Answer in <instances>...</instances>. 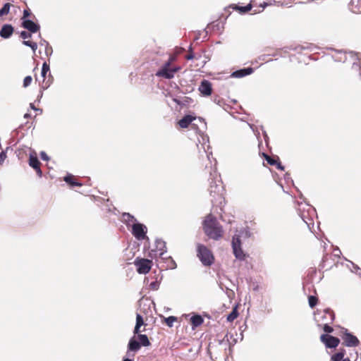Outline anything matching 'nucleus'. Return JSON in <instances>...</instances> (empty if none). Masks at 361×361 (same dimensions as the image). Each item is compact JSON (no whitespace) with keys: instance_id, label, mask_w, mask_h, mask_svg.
<instances>
[{"instance_id":"nucleus-44","label":"nucleus","mask_w":361,"mask_h":361,"mask_svg":"<svg viewBox=\"0 0 361 361\" xmlns=\"http://www.w3.org/2000/svg\"><path fill=\"white\" fill-rule=\"evenodd\" d=\"M31 15V12L30 9H25L23 13V16L20 18L21 21L24 20H29V16Z\"/></svg>"},{"instance_id":"nucleus-36","label":"nucleus","mask_w":361,"mask_h":361,"mask_svg":"<svg viewBox=\"0 0 361 361\" xmlns=\"http://www.w3.org/2000/svg\"><path fill=\"white\" fill-rule=\"evenodd\" d=\"M317 302H318V299L316 296L310 295L308 297V302H309V305L311 308H314L317 305Z\"/></svg>"},{"instance_id":"nucleus-46","label":"nucleus","mask_w":361,"mask_h":361,"mask_svg":"<svg viewBox=\"0 0 361 361\" xmlns=\"http://www.w3.org/2000/svg\"><path fill=\"white\" fill-rule=\"evenodd\" d=\"M45 54L47 56H49L52 54L53 53V49L52 47L50 46V44L49 43H47V46H45Z\"/></svg>"},{"instance_id":"nucleus-17","label":"nucleus","mask_w":361,"mask_h":361,"mask_svg":"<svg viewBox=\"0 0 361 361\" xmlns=\"http://www.w3.org/2000/svg\"><path fill=\"white\" fill-rule=\"evenodd\" d=\"M141 348V345L139 344L135 336L130 338L128 343V352L127 355H130V352L136 353Z\"/></svg>"},{"instance_id":"nucleus-24","label":"nucleus","mask_w":361,"mask_h":361,"mask_svg":"<svg viewBox=\"0 0 361 361\" xmlns=\"http://www.w3.org/2000/svg\"><path fill=\"white\" fill-rule=\"evenodd\" d=\"M349 6L353 13H361V0H351Z\"/></svg>"},{"instance_id":"nucleus-31","label":"nucleus","mask_w":361,"mask_h":361,"mask_svg":"<svg viewBox=\"0 0 361 361\" xmlns=\"http://www.w3.org/2000/svg\"><path fill=\"white\" fill-rule=\"evenodd\" d=\"M22 43L23 45L30 47L34 53L36 51L37 49V44L36 42L30 40H23Z\"/></svg>"},{"instance_id":"nucleus-23","label":"nucleus","mask_w":361,"mask_h":361,"mask_svg":"<svg viewBox=\"0 0 361 361\" xmlns=\"http://www.w3.org/2000/svg\"><path fill=\"white\" fill-rule=\"evenodd\" d=\"M204 322L203 317L199 314H193L190 318V323L192 329L197 328L201 326Z\"/></svg>"},{"instance_id":"nucleus-62","label":"nucleus","mask_w":361,"mask_h":361,"mask_svg":"<svg viewBox=\"0 0 361 361\" xmlns=\"http://www.w3.org/2000/svg\"><path fill=\"white\" fill-rule=\"evenodd\" d=\"M122 361H133V359L124 357Z\"/></svg>"},{"instance_id":"nucleus-35","label":"nucleus","mask_w":361,"mask_h":361,"mask_svg":"<svg viewBox=\"0 0 361 361\" xmlns=\"http://www.w3.org/2000/svg\"><path fill=\"white\" fill-rule=\"evenodd\" d=\"M165 323L169 327H172L174 322L177 321V317L174 316H169L164 319Z\"/></svg>"},{"instance_id":"nucleus-28","label":"nucleus","mask_w":361,"mask_h":361,"mask_svg":"<svg viewBox=\"0 0 361 361\" xmlns=\"http://www.w3.org/2000/svg\"><path fill=\"white\" fill-rule=\"evenodd\" d=\"M239 315L237 307H235L232 311L227 315L226 319L228 322H231L234 321Z\"/></svg>"},{"instance_id":"nucleus-15","label":"nucleus","mask_w":361,"mask_h":361,"mask_svg":"<svg viewBox=\"0 0 361 361\" xmlns=\"http://www.w3.org/2000/svg\"><path fill=\"white\" fill-rule=\"evenodd\" d=\"M253 72H254V68L252 67L243 68H240V69L233 71L231 73V77L235 78H243L245 76L252 74Z\"/></svg>"},{"instance_id":"nucleus-4","label":"nucleus","mask_w":361,"mask_h":361,"mask_svg":"<svg viewBox=\"0 0 361 361\" xmlns=\"http://www.w3.org/2000/svg\"><path fill=\"white\" fill-rule=\"evenodd\" d=\"M175 60V57L170 56L169 59L157 71L156 76L161 77L166 79H171L174 77L176 73L180 69V66H171V63Z\"/></svg>"},{"instance_id":"nucleus-57","label":"nucleus","mask_w":361,"mask_h":361,"mask_svg":"<svg viewBox=\"0 0 361 361\" xmlns=\"http://www.w3.org/2000/svg\"><path fill=\"white\" fill-rule=\"evenodd\" d=\"M173 101L176 102L178 105L181 106V98H173Z\"/></svg>"},{"instance_id":"nucleus-59","label":"nucleus","mask_w":361,"mask_h":361,"mask_svg":"<svg viewBox=\"0 0 361 361\" xmlns=\"http://www.w3.org/2000/svg\"><path fill=\"white\" fill-rule=\"evenodd\" d=\"M262 133H263V135H264V141L267 143L269 137H268V135H267L266 131H263Z\"/></svg>"},{"instance_id":"nucleus-6","label":"nucleus","mask_w":361,"mask_h":361,"mask_svg":"<svg viewBox=\"0 0 361 361\" xmlns=\"http://www.w3.org/2000/svg\"><path fill=\"white\" fill-rule=\"evenodd\" d=\"M147 226L139 222L136 221L135 224H132L131 233L132 235L137 239V240H145L148 244L149 245V238L147 235Z\"/></svg>"},{"instance_id":"nucleus-54","label":"nucleus","mask_w":361,"mask_h":361,"mask_svg":"<svg viewBox=\"0 0 361 361\" xmlns=\"http://www.w3.org/2000/svg\"><path fill=\"white\" fill-rule=\"evenodd\" d=\"M39 38H41V40H40L39 44H40L41 46H43V45L47 46V43H49V42H48L46 39H44L42 38V37H41V35H40V34L39 35Z\"/></svg>"},{"instance_id":"nucleus-10","label":"nucleus","mask_w":361,"mask_h":361,"mask_svg":"<svg viewBox=\"0 0 361 361\" xmlns=\"http://www.w3.org/2000/svg\"><path fill=\"white\" fill-rule=\"evenodd\" d=\"M196 120H198V121L202 124V129H206L207 123L203 118L198 117V118H197L195 116L190 114L185 115L181 119H180L178 121V125L182 128H186L190 124L192 126H197L196 123H192V121Z\"/></svg>"},{"instance_id":"nucleus-49","label":"nucleus","mask_w":361,"mask_h":361,"mask_svg":"<svg viewBox=\"0 0 361 361\" xmlns=\"http://www.w3.org/2000/svg\"><path fill=\"white\" fill-rule=\"evenodd\" d=\"M39 156H40V158L43 160V161H48L49 160V157L47 155V154L44 152V151H42L39 154Z\"/></svg>"},{"instance_id":"nucleus-55","label":"nucleus","mask_w":361,"mask_h":361,"mask_svg":"<svg viewBox=\"0 0 361 361\" xmlns=\"http://www.w3.org/2000/svg\"><path fill=\"white\" fill-rule=\"evenodd\" d=\"M35 171H36V173H37V176H38L39 178H41V177L42 176V170H41V169H40V166H39V167H37V168L35 169Z\"/></svg>"},{"instance_id":"nucleus-7","label":"nucleus","mask_w":361,"mask_h":361,"mask_svg":"<svg viewBox=\"0 0 361 361\" xmlns=\"http://www.w3.org/2000/svg\"><path fill=\"white\" fill-rule=\"evenodd\" d=\"M341 337L343 341V345L348 347H357L360 344L357 337L350 332L347 329L341 328Z\"/></svg>"},{"instance_id":"nucleus-48","label":"nucleus","mask_w":361,"mask_h":361,"mask_svg":"<svg viewBox=\"0 0 361 361\" xmlns=\"http://www.w3.org/2000/svg\"><path fill=\"white\" fill-rule=\"evenodd\" d=\"M190 53L185 56L187 60H192L195 58V54L192 51V45L189 47Z\"/></svg>"},{"instance_id":"nucleus-41","label":"nucleus","mask_w":361,"mask_h":361,"mask_svg":"<svg viewBox=\"0 0 361 361\" xmlns=\"http://www.w3.org/2000/svg\"><path fill=\"white\" fill-rule=\"evenodd\" d=\"M192 102V99L188 97L181 98V106L189 105Z\"/></svg>"},{"instance_id":"nucleus-5","label":"nucleus","mask_w":361,"mask_h":361,"mask_svg":"<svg viewBox=\"0 0 361 361\" xmlns=\"http://www.w3.org/2000/svg\"><path fill=\"white\" fill-rule=\"evenodd\" d=\"M197 256L204 266H211L214 263V256L211 251L203 244H197Z\"/></svg>"},{"instance_id":"nucleus-60","label":"nucleus","mask_w":361,"mask_h":361,"mask_svg":"<svg viewBox=\"0 0 361 361\" xmlns=\"http://www.w3.org/2000/svg\"><path fill=\"white\" fill-rule=\"evenodd\" d=\"M246 328H247L246 323H244L243 325L240 326V329L241 330V331H244L246 329Z\"/></svg>"},{"instance_id":"nucleus-1","label":"nucleus","mask_w":361,"mask_h":361,"mask_svg":"<svg viewBox=\"0 0 361 361\" xmlns=\"http://www.w3.org/2000/svg\"><path fill=\"white\" fill-rule=\"evenodd\" d=\"M253 233L251 232L248 226L241 228L237 233L234 234L232 238L231 245L233 255L237 259L244 261L248 256L242 248L241 239H249L253 238Z\"/></svg>"},{"instance_id":"nucleus-64","label":"nucleus","mask_w":361,"mask_h":361,"mask_svg":"<svg viewBox=\"0 0 361 361\" xmlns=\"http://www.w3.org/2000/svg\"><path fill=\"white\" fill-rule=\"evenodd\" d=\"M30 114H28V113H26V114L24 115V118H30Z\"/></svg>"},{"instance_id":"nucleus-45","label":"nucleus","mask_w":361,"mask_h":361,"mask_svg":"<svg viewBox=\"0 0 361 361\" xmlns=\"http://www.w3.org/2000/svg\"><path fill=\"white\" fill-rule=\"evenodd\" d=\"M32 80V78L30 75L26 76L23 80V86L25 87H28L31 84Z\"/></svg>"},{"instance_id":"nucleus-33","label":"nucleus","mask_w":361,"mask_h":361,"mask_svg":"<svg viewBox=\"0 0 361 361\" xmlns=\"http://www.w3.org/2000/svg\"><path fill=\"white\" fill-rule=\"evenodd\" d=\"M264 157L267 163L271 166H274L279 159V157H270L265 154Z\"/></svg>"},{"instance_id":"nucleus-29","label":"nucleus","mask_w":361,"mask_h":361,"mask_svg":"<svg viewBox=\"0 0 361 361\" xmlns=\"http://www.w3.org/2000/svg\"><path fill=\"white\" fill-rule=\"evenodd\" d=\"M49 71H50L49 65L47 62H44L42 63V71H41V76L43 78V82H44L47 75L49 72Z\"/></svg>"},{"instance_id":"nucleus-22","label":"nucleus","mask_w":361,"mask_h":361,"mask_svg":"<svg viewBox=\"0 0 361 361\" xmlns=\"http://www.w3.org/2000/svg\"><path fill=\"white\" fill-rule=\"evenodd\" d=\"M345 355V350L342 348L338 352L334 354L331 357V361H350L348 357H344Z\"/></svg>"},{"instance_id":"nucleus-43","label":"nucleus","mask_w":361,"mask_h":361,"mask_svg":"<svg viewBox=\"0 0 361 361\" xmlns=\"http://www.w3.org/2000/svg\"><path fill=\"white\" fill-rule=\"evenodd\" d=\"M9 149V147H6V150H2L1 152H0V165H2L4 160L6 159V158L7 157V155H6V152L7 150Z\"/></svg>"},{"instance_id":"nucleus-16","label":"nucleus","mask_w":361,"mask_h":361,"mask_svg":"<svg viewBox=\"0 0 361 361\" xmlns=\"http://www.w3.org/2000/svg\"><path fill=\"white\" fill-rule=\"evenodd\" d=\"M14 32V27L11 24H4L0 29V37L3 39L10 38Z\"/></svg>"},{"instance_id":"nucleus-14","label":"nucleus","mask_w":361,"mask_h":361,"mask_svg":"<svg viewBox=\"0 0 361 361\" xmlns=\"http://www.w3.org/2000/svg\"><path fill=\"white\" fill-rule=\"evenodd\" d=\"M199 91L203 96H210L212 92V83L207 80H203L199 86Z\"/></svg>"},{"instance_id":"nucleus-21","label":"nucleus","mask_w":361,"mask_h":361,"mask_svg":"<svg viewBox=\"0 0 361 361\" xmlns=\"http://www.w3.org/2000/svg\"><path fill=\"white\" fill-rule=\"evenodd\" d=\"M155 250L159 252V255L160 257L166 252V242L161 238H157L155 240Z\"/></svg>"},{"instance_id":"nucleus-13","label":"nucleus","mask_w":361,"mask_h":361,"mask_svg":"<svg viewBox=\"0 0 361 361\" xmlns=\"http://www.w3.org/2000/svg\"><path fill=\"white\" fill-rule=\"evenodd\" d=\"M21 26L31 33H36L40 30V25L30 19L23 20Z\"/></svg>"},{"instance_id":"nucleus-20","label":"nucleus","mask_w":361,"mask_h":361,"mask_svg":"<svg viewBox=\"0 0 361 361\" xmlns=\"http://www.w3.org/2000/svg\"><path fill=\"white\" fill-rule=\"evenodd\" d=\"M357 58V59H350V62H352L351 69L361 78V57L360 53H358Z\"/></svg>"},{"instance_id":"nucleus-9","label":"nucleus","mask_w":361,"mask_h":361,"mask_svg":"<svg viewBox=\"0 0 361 361\" xmlns=\"http://www.w3.org/2000/svg\"><path fill=\"white\" fill-rule=\"evenodd\" d=\"M134 264L136 266L138 274H146L152 268V260L146 258L137 257L134 261Z\"/></svg>"},{"instance_id":"nucleus-51","label":"nucleus","mask_w":361,"mask_h":361,"mask_svg":"<svg viewBox=\"0 0 361 361\" xmlns=\"http://www.w3.org/2000/svg\"><path fill=\"white\" fill-rule=\"evenodd\" d=\"M157 251L154 249V250H152L149 252V257H151L152 259H153L154 257H157Z\"/></svg>"},{"instance_id":"nucleus-58","label":"nucleus","mask_w":361,"mask_h":361,"mask_svg":"<svg viewBox=\"0 0 361 361\" xmlns=\"http://www.w3.org/2000/svg\"><path fill=\"white\" fill-rule=\"evenodd\" d=\"M262 133H263V135H264V141L267 143L269 137H268V135H267L266 131H263Z\"/></svg>"},{"instance_id":"nucleus-38","label":"nucleus","mask_w":361,"mask_h":361,"mask_svg":"<svg viewBox=\"0 0 361 361\" xmlns=\"http://www.w3.org/2000/svg\"><path fill=\"white\" fill-rule=\"evenodd\" d=\"M331 322H326L323 326V331L325 334H329L334 331V329L329 325Z\"/></svg>"},{"instance_id":"nucleus-8","label":"nucleus","mask_w":361,"mask_h":361,"mask_svg":"<svg viewBox=\"0 0 361 361\" xmlns=\"http://www.w3.org/2000/svg\"><path fill=\"white\" fill-rule=\"evenodd\" d=\"M358 53L353 51H346L343 50H336V54L333 56L335 61L345 63L350 61V59H357Z\"/></svg>"},{"instance_id":"nucleus-26","label":"nucleus","mask_w":361,"mask_h":361,"mask_svg":"<svg viewBox=\"0 0 361 361\" xmlns=\"http://www.w3.org/2000/svg\"><path fill=\"white\" fill-rule=\"evenodd\" d=\"M29 165L33 169L40 166V161L36 155H33L32 154H30Z\"/></svg>"},{"instance_id":"nucleus-50","label":"nucleus","mask_w":361,"mask_h":361,"mask_svg":"<svg viewBox=\"0 0 361 361\" xmlns=\"http://www.w3.org/2000/svg\"><path fill=\"white\" fill-rule=\"evenodd\" d=\"M274 166L279 170L284 171V169H285V167L281 164V163L279 159V161L276 162V164Z\"/></svg>"},{"instance_id":"nucleus-19","label":"nucleus","mask_w":361,"mask_h":361,"mask_svg":"<svg viewBox=\"0 0 361 361\" xmlns=\"http://www.w3.org/2000/svg\"><path fill=\"white\" fill-rule=\"evenodd\" d=\"M122 221L128 228H132V224H135L136 221H137L133 215L127 212H124L122 214Z\"/></svg>"},{"instance_id":"nucleus-25","label":"nucleus","mask_w":361,"mask_h":361,"mask_svg":"<svg viewBox=\"0 0 361 361\" xmlns=\"http://www.w3.org/2000/svg\"><path fill=\"white\" fill-rule=\"evenodd\" d=\"M233 8L234 10L238 11L240 14H245L248 11H251L252 6L250 4L246 6H238V5H233Z\"/></svg>"},{"instance_id":"nucleus-61","label":"nucleus","mask_w":361,"mask_h":361,"mask_svg":"<svg viewBox=\"0 0 361 361\" xmlns=\"http://www.w3.org/2000/svg\"><path fill=\"white\" fill-rule=\"evenodd\" d=\"M301 219H302V221L307 225L308 227H310V225L311 224V223H308L305 219V217L303 215H301Z\"/></svg>"},{"instance_id":"nucleus-47","label":"nucleus","mask_w":361,"mask_h":361,"mask_svg":"<svg viewBox=\"0 0 361 361\" xmlns=\"http://www.w3.org/2000/svg\"><path fill=\"white\" fill-rule=\"evenodd\" d=\"M170 263L168 265L169 268L171 269H175L177 267V264L176 262L173 260V259L171 257H169Z\"/></svg>"},{"instance_id":"nucleus-2","label":"nucleus","mask_w":361,"mask_h":361,"mask_svg":"<svg viewBox=\"0 0 361 361\" xmlns=\"http://www.w3.org/2000/svg\"><path fill=\"white\" fill-rule=\"evenodd\" d=\"M202 228L206 235L212 240H218L222 237V226L211 214L205 216L202 221Z\"/></svg>"},{"instance_id":"nucleus-18","label":"nucleus","mask_w":361,"mask_h":361,"mask_svg":"<svg viewBox=\"0 0 361 361\" xmlns=\"http://www.w3.org/2000/svg\"><path fill=\"white\" fill-rule=\"evenodd\" d=\"M63 180L71 188L82 185V183L75 180L74 176L69 173L63 177Z\"/></svg>"},{"instance_id":"nucleus-11","label":"nucleus","mask_w":361,"mask_h":361,"mask_svg":"<svg viewBox=\"0 0 361 361\" xmlns=\"http://www.w3.org/2000/svg\"><path fill=\"white\" fill-rule=\"evenodd\" d=\"M315 319L317 320V316L326 322H333L335 319V314L331 308H325L323 310H317L314 313Z\"/></svg>"},{"instance_id":"nucleus-32","label":"nucleus","mask_w":361,"mask_h":361,"mask_svg":"<svg viewBox=\"0 0 361 361\" xmlns=\"http://www.w3.org/2000/svg\"><path fill=\"white\" fill-rule=\"evenodd\" d=\"M202 140H203V142H205V141L209 142V137H208L207 135L202 136ZM204 145H205V142H204L203 144H202V147L203 148L204 153L207 154V158H208L209 159H210V155H212V152H207V150H208V149H209V145H207V149H206V148H205V146H204Z\"/></svg>"},{"instance_id":"nucleus-30","label":"nucleus","mask_w":361,"mask_h":361,"mask_svg":"<svg viewBox=\"0 0 361 361\" xmlns=\"http://www.w3.org/2000/svg\"><path fill=\"white\" fill-rule=\"evenodd\" d=\"M11 4L10 3H5L0 8V17L6 16L9 13Z\"/></svg>"},{"instance_id":"nucleus-12","label":"nucleus","mask_w":361,"mask_h":361,"mask_svg":"<svg viewBox=\"0 0 361 361\" xmlns=\"http://www.w3.org/2000/svg\"><path fill=\"white\" fill-rule=\"evenodd\" d=\"M320 341L324 344L326 348H336L340 343V339L338 337L330 334H322Z\"/></svg>"},{"instance_id":"nucleus-40","label":"nucleus","mask_w":361,"mask_h":361,"mask_svg":"<svg viewBox=\"0 0 361 361\" xmlns=\"http://www.w3.org/2000/svg\"><path fill=\"white\" fill-rule=\"evenodd\" d=\"M144 324H145V322H144V319H143L142 316L140 314L137 313L135 325L142 326Z\"/></svg>"},{"instance_id":"nucleus-37","label":"nucleus","mask_w":361,"mask_h":361,"mask_svg":"<svg viewBox=\"0 0 361 361\" xmlns=\"http://www.w3.org/2000/svg\"><path fill=\"white\" fill-rule=\"evenodd\" d=\"M53 80H54L53 76L51 75L50 73H49V79L47 82H43L44 84L42 85V88L43 90L47 89L50 86V85L52 83Z\"/></svg>"},{"instance_id":"nucleus-3","label":"nucleus","mask_w":361,"mask_h":361,"mask_svg":"<svg viewBox=\"0 0 361 361\" xmlns=\"http://www.w3.org/2000/svg\"><path fill=\"white\" fill-rule=\"evenodd\" d=\"M209 181V192L210 196L212 197L211 202L213 204H221L224 200V188L222 186V182L221 180L220 176L217 174L216 171H214V173L210 172V178Z\"/></svg>"},{"instance_id":"nucleus-53","label":"nucleus","mask_w":361,"mask_h":361,"mask_svg":"<svg viewBox=\"0 0 361 361\" xmlns=\"http://www.w3.org/2000/svg\"><path fill=\"white\" fill-rule=\"evenodd\" d=\"M140 327H141V326H138V325H135V326L134 331H133L134 334H137V335H138V334H140V331H140Z\"/></svg>"},{"instance_id":"nucleus-42","label":"nucleus","mask_w":361,"mask_h":361,"mask_svg":"<svg viewBox=\"0 0 361 361\" xmlns=\"http://www.w3.org/2000/svg\"><path fill=\"white\" fill-rule=\"evenodd\" d=\"M159 284H160V281H159L158 280H156V281L150 283L149 288H150V289H152L153 290H157L159 288Z\"/></svg>"},{"instance_id":"nucleus-39","label":"nucleus","mask_w":361,"mask_h":361,"mask_svg":"<svg viewBox=\"0 0 361 361\" xmlns=\"http://www.w3.org/2000/svg\"><path fill=\"white\" fill-rule=\"evenodd\" d=\"M32 34L31 32H27V31H25V30H23L21 32H20V37L23 39V40H25L26 39H29V38H31L32 37Z\"/></svg>"},{"instance_id":"nucleus-52","label":"nucleus","mask_w":361,"mask_h":361,"mask_svg":"<svg viewBox=\"0 0 361 361\" xmlns=\"http://www.w3.org/2000/svg\"><path fill=\"white\" fill-rule=\"evenodd\" d=\"M284 178L287 183H288L289 181H290L291 183H293V180H292V178L290 177V174L289 173H286L284 175Z\"/></svg>"},{"instance_id":"nucleus-63","label":"nucleus","mask_w":361,"mask_h":361,"mask_svg":"<svg viewBox=\"0 0 361 361\" xmlns=\"http://www.w3.org/2000/svg\"><path fill=\"white\" fill-rule=\"evenodd\" d=\"M350 264H353V267L356 269V270H359L360 268L357 267V265L353 263V262H350Z\"/></svg>"},{"instance_id":"nucleus-34","label":"nucleus","mask_w":361,"mask_h":361,"mask_svg":"<svg viewBox=\"0 0 361 361\" xmlns=\"http://www.w3.org/2000/svg\"><path fill=\"white\" fill-rule=\"evenodd\" d=\"M295 50L298 52H301L302 50H310L312 51L314 50V47L313 45L307 44L306 45H300L297 47Z\"/></svg>"},{"instance_id":"nucleus-27","label":"nucleus","mask_w":361,"mask_h":361,"mask_svg":"<svg viewBox=\"0 0 361 361\" xmlns=\"http://www.w3.org/2000/svg\"><path fill=\"white\" fill-rule=\"evenodd\" d=\"M137 341L140 345L144 347H147L151 345L150 341L146 334H138Z\"/></svg>"},{"instance_id":"nucleus-56","label":"nucleus","mask_w":361,"mask_h":361,"mask_svg":"<svg viewBox=\"0 0 361 361\" xmlns=\"http://www.w3.org/2000/svg\"><path fill=\"white\" fill-rule=\"evenodd\" d=\"M30 108H31L32 110H34V111H39L41 113L42 112V109H39V108H37V107L34 105V104H32V103H30Z\"/></svg>"}]
</instances>
